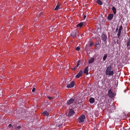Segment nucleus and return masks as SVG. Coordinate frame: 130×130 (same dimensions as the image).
Returning <instances> with one entry per match:
<instances>
[{"label": "nucleus", "mask_w": 130, "mask_h": 130, "mask_svg": "<svg viewBox=\"0 0 130 130\" xmlns=\"http://www.w3.org/2000/svg\"><path fill=\"white\" fill-rule=\"evenodd\" d=\"M74 111L73 109H71L69 111L68 116H72L74 113Z\"/></svg>", "instance_id": "obj_5"}, {"label": "nucleus", "mask_w": 130, "mask_h": 130, "mask_svg": "<svg viewBox=\"0 0 130 130\" xmlns=\"http://www.w3.org/2000/svg\"><path fill=\"white\" fill-rule=\"evenodd\" d=\"M14 128L15 129H18L20 130V129L22 127L21 126H17V127Z\"/></svg>", "instance_id": "obj_23"}, {"label": "nucleus", "mask_w": 130, "mask_h": 130, "mask_svg": "<svg viewBox=\"0 0 130 130\" xmlns=\"http://www.w3.org/2000/svg\"><path fill=\"white\" fill-rule=\"evenodd\" d=\"M113 14H109L107 18L109 20H111L113 18Z\"/></svg>", "instance_id": "obj_9"}, {"label": "nucleus", "mask_w": 130, "mask_h": 130, "mask_svg": "<svg viewBox=\"0 0 130 130\" xmlns=\"http://www.w3.org/2000/svg\"><path fill=\"white\" fill-rule=\"evenodd\" d=\"M95 101V99L94 98H90L89 99V101L91 103H93Z\"/></svg>", "instance_id": "obj_13"}, {"label": "nucleus", "mask_w": 130, "mask_h": 130, "mask_svg": "<svg viewBox=\"0 0 130 130\" xmlns=\"http://www.w3.org/2000/svg\"><path fill=\"white\" fill-rule=\"evenodd\" d=\"M102 38L103 41H106V40L107 37L104 34H103L102 36Z\"/></svg>", "instance_id": "obj_14"}, {"label": "nucleus", "mask_w": 130, "mask_h": 130, "mask_svg": "<svg viewBox=\"0 0 130 130\" xmlns=\"http://www.w3.org/2000/svg\"><path fill=\"white\" fill-rule=\"evenodd\" d=\"M88 67L87 66L85 68V69L84 71V73L86 74L87 75L89 74L88 70Z\"/></svg>", "instance_id": "obj_11"}, {"label": "nucleus", "mask_w": 130, "mask_h": 130, "mask_svg": "<svg viewBox=\"0 0 130 130\" xmlns=\"http://www.w3.org/2000/svg\"><path fill=\"white\" fill-rule=\"evenodd\" d=\"M47 98H48V99L50 100H52V99H53V97H49V96H48L47 97Z\"/></svg>", "instance_id": "obj_27"}, {"label": "nucleus", "mask_w": 130, "mask_h": 130, "mask_svg": "<svg viewBox=\"0 0 130 130\" xmlns=\"http://www.w3.org/2000/svg\"><path fill=\"white\" fill-rule=\"evenodd\" d=\"M77 32V31L75 29L74 31L71 34V36H72L73 37H75L76 34Z\"/></svg>", "instance_id": "obj_10"}, {"label": "nucleus", "mask_w": 130, "mask_h": 130, "mask_svg": "<svg viewBox=\"0 0 130 130\" xmlns=\"http://www.w3.org/2000/svg\"><path fill=\"white\" fill-rule=\"evenodd\" d=\"M107 54H105V55L104 56H103V60L104 61L105 60L106 58L107 57Z\"/></svg>", "instance_id": "obj_20"}, {"label": "nucleus", "mask_w": 130, "mask_h": 130, "mask_svg": "<svg viewBox=\"0 0 130 130\" xmlns=\"http://www.w3.org/2000/svg\"><path fill=\"white\" fill-rule=\"evenodd\" d=\"M121 31L119 30L118 31V37H119L121 35Z\"/></svg>", "instance_id": "obj_21"}, {"label": "nucleus", "mask_w": 130, "mask_h": 130, "mask_svg": "<svg viewBox=\"0 0 130 130\" xmlns=\"http://www.w3.org/2000/svg\"><path fill=\"white\" fill-rule=\"evenodd\" d=\"M35 88H33L32 90V92H34L35 90Z\"/></svg>", "instance_id": "obj_32"}, {"label": "nucleus", "mask_w": 130, "mask_h": 130, "mask_svg": "<svg viewBox=\"0 0 130 130\" xmlns=\"http://www.w3.org/2000/svg\"><path fill=\"white\" fill-rule=\"evenodd\" d=\"M86 16L84 15V19H85V18H86Z\"/></svg>", "instance_id": "obj_35"}, {"label": "nucleus", "mask_w": 130, "mask_h": 130, "mask_svg": "<svg viewBox=\"0 0 130 130\" xmlns=\"http://www.w3.org/2000/svg\"><path fill=\"white\" fill-rule=\"evenodd\" d=\"M98 44H99V43H96L95 44V46H97V45H98Z\"/></svg>", "instance_id": "obj_34"}, {"label": "nucleus", "mask_w": 130, "mask_h": 130, "mask_svg": "<svg viewBox=\"0 0 130 130\" xmlns=\"http://www.w3.org/2000/svg\"><path fill=\"white\" fill-rule=\"evenodd\" d=\"M19 115H18L16 114V115H14L15 116H19V117L20 119H24L26 117H27L28 116H29V115L28 114H26L25 115V113L24 112H23L22 113V114H21L20 115V116H19Z\"/></svg>", "instance_id": "obj_2"}, {"label": "nucleus", "mask_w": 130, "mask_h": 130, "mask_svg": "<svg viewBox=\"0 0 130 130\" xmlns=\"http://www.w3.org/2000/svg\"><path fill=\"white\" fill-rule=\"evenodd\" d=\"M125 91H126V90H124V92H125Z\"/></svg>", "instance_id": "obj_36"}, {"label": "nucleus", "mask_w": 130, "mask_h": 130, "mask_svg": "<svg viewBox=\"0 0 130 130\" xmlns=\"http://www.w3.org/2000/svg\"><path fill=\"white\" fill-rule=\"evenodd\" d=\"M60 5L59 4H58L56 6V8L54 10H57L58 9H59L60 8Z\"/></svg>", "instance_id": "obj_17"}, {"label": "nucleus", "mask_w": 130, "mask_h": 130, "mask_svg": "<svg viewBox=\"0 0 130 130\" xmlns=\"http://www.w3.org/2000/svg\"><path fill=\"white\" fill-rule=\"evenodd\" d=\"M127 46L128 47L130 46V41H128Z\"/></svg>", "instance_id": "obj_24"}, {"label": "nucleus", "mask_w": 130, "mask_h": 130, "mask_svg": "<svg viewBox=\"0 0 130 130\" xmlns=\"http://www.w3.org/2000/svg\"><path fill=\"white\" fill-rule=\"evenodd\" d=\"M85 118L86 117L84 115H81L78 118L79 122L80 123L83 122L84 121Z\"/></svg>", "instance_id": "obj_3"}, {"label": "nucleus", "mask_w": 130, "mask_h": 130, "mask_svg": "<svg viewBox=\"0 0 130 130\" xmlns=\"http://www.w3.org/2000/svg\"><path fill=\"white\" fill-rule=\"evenodd\" d=\"M42 114L46 116H48L49 115V113L46 111H44Z\"/></svg>", "instance_id": "obj_16"}, {"label": "nucleus", "mask_w": 130, "mask_h": 130, "mask_svg": "<svg viewBox=\"0 0 130 130\" xmlns=\"http://www.w3.org/2000/svg\"><path fill=\"white\" fill-rule=\"evenodd\" d=\"M108 94L109 96L111 98H113L114 96L113 93L110 90H109Z\"/></svg>", "instance_id": "obj_7"}, {"label": "nucleus", "mask_w": 130, "mask_h": 130, "mask_svg": "<svg viewBox=\"0 0 130 130\" xmlns=\"http://www.w3.org/2000/svg\"><path fill=\"white\" fill-rule=\"evenodd\" d=\"M94 43L92 42H91L90 44H89V46L90 47H91L92 45Z\"/></svg>", "instance_id": "obj_25"}, {"label": "nucleus", "mask_w": 130, "mask_h": 130, "mask_svg": "<svg viewBox=\"0 0 130 130\" xmlns=\"http://www.w3.org/2000/svg\"><path fill=\"white\" fill-rule=\"evenodd\" d=\"M114 70H112L111 66L109 65L107 68L106 70L105 73L106 75L112 76L114 74Z\"/></svg>", "instance_id": "obj_1"}, {"label": "nucleus", "mask_w": 130, "mask_h": 130, "mask_svg": "<svg viewBox=\"0 0 130 130\" xmlns=\"http://www.w3.org/2000/svg\"><path fill=\"white\" fill-rule=\"evenodd\" d=\"M98 48V47H97L96 46H95V49H97Z\"/></svg>", "instance_id": "obj_33"}, {"label": "nucleus", "mask_w": 130, "mask_h": 130, "mask_svg": "<svg viewBox=\"0 0 130 130\" xmlns=\"http://www.w3.org/2000/svg\"><path fill=\"white\" fill-rule=\"evenodd\" d=\"M97 3L100 5H102V2L100 0H97Z\"/></svg>", "instance_id": "obj_18"}, {"label": "nucleus", "mask_w": 130, "mask_h": 130, "mask_svg": "<svg viewBox=\"0 0 130 130\" xmlns=\"http://www.w3.org/2000/svg\"><path fill=\"white\" fill-rule=\"evenodd\" d=\"M83 73V71L81 70L76 75V77L77 78H79L82 75Z\"/></svg>", "instance_id": "obj_8"}, {"label": "nucleus", "mask_w": 130, "mask_h": 130, "mask_svg": "<svg viewBox=\"0 0 130 130\" xmlns=\"http://www.w3.org/2000/svg\"><path fill=\"white\" fill-rule=\"evenodd\" d=\"M77 67H76V66H74L72 68V69L74 70H75L77 69Z\"/></svg>", "instance_id": "obj_22"}, {"label": "nucleus", "mask_w": 130, "mask_h": 130, "mask_svg": "<svg viewBox=\"0 0 130 130\" xmlns=\"http://www.w3.org/2000/svg\"><path fill=\"white\" fill-rule=\"evenodd\" d=\"M75 100L73 98H71L69 100H68L67 101L66 104L68 105H70L73 103Z\"/></svg>", "instance_id": "obj_4"}, {"label": "nucleus", "mask_w": 130, "mask_h": 130, "mask_svg": "<svg viewBox=\"0 0 130 130\" xmlns=\"http://www.w3.org/2000/svg\"><path fill=\"white\" fill-rule=\"evenodd\" d=\"M80 62V61H78V62H77V65L76 66V67H78V66L79 65V63Z\"/></svg>", "instance_id": "obj_29"}, {"label": "nucleus", "mask_w": 130, "mask_h": 130, "mask_svg": "<svg viewBox=\"0 0 130 130\" xmlns=\"http://www.w3.org/2000/svg\"><path fill=\"white\" fill-rule=\"evenodd\" d=\"M94 61V57L90 58L88 61V62L89 64L91 63Z\"/></svg>", "instance_id": "obj_12"}, {"label": "nucleus", "mask_w": 130, "mask_h": 130, "mask_svg": "<svg viewBox=\"0 0 130 130\" xmlns=\"http://www.w3.org/2000/svg\"><path fill=\"white\" fill-rule=\"evenodd\" d=\"M118 30V28H116V30H115V32H117Z\"/></svg>", "instance_id": "obj_31"}, {"label": "nucleus", "mask_w": 130, "mask_h": 130, "mask_svg": "<svg viewBox=\"0 0 130 130\" xmlns=\"http://www.w3.org/2000/svg\"><path fill=\"white\" fill-rule=\"evenodd\" d=\"M83 25L82 23H80L77 25V27L80 28Z\"/></svg>", "instance_id": "obj_19"}, {"label": "nucleus", "mask_w": 130, "mask_h": 130, "mask_svg": "<svg viewBox=\"0 0 130 130\" xmlns=\"http://www.w3.org/2000/svg\"><path fill=\"white\" fill-rule=\"evenodd\" d=\"M80 48L79 47H77L76 48V50L77 51H78L79 50Z\"/></svg>", "instance_id": "obj_30"}, {"label": "nucleus", "mask_w": 130, "mask_h": 130, "mask_svg": "<svg viewBox=\"0 0 130 130\" xmlns=\"http://www.w3.org/2000/svg\"><path fill=\"white\" fill-rule=\"evenodd\" d=\"M123 28V27L122 26H121L120 27L119 30L122 31Z\"/></svg>", "instance_id": "obj_26"}, {"label": "nucleus", "mask_w": 130, "mask_h": 130, "mask_svg": "<svg viewBox=\"0 0 130 130\" xmlns=\"http://www.w3.org/2000/svg\"><path fill=\"white\" fill-rule=\"evenodd\" d=\"M8 126L9 127H11L12 126L13 128H14V125H13V126H12V124H9L8 125Z\"/></svg>", "instance_id": "obj_28"}, {"label": "nucleus", "mask_w": 130, "mask_h": 130, "mask_svg": "<svg viewBox=\"0 0 130 130\" xmlns=\"http://www.w3.org/2000/svg\"><path fill=\"white\" fill-rule=\"evenodd\" d=\"M74 86V81H72L69 84H68L67 86L68 88H71L73 87Z\"/></svg>", "instance_id": "obj_6"}, {"label": "nucleus", "mask_w": 130, "mask_h": 130, "mask_svg": "<svg viewBox=\"0 0 130 130\" xmlns=\"http://www.w3.org/2000/svg\"><path fill=\"white\" fill-rule=\"evenodd\" d=\"M112 10L114 14H115L116 12V8L114 7H113L112 8Z\"/></svg>", "instance_id": "obj_15"}]
</instances>
